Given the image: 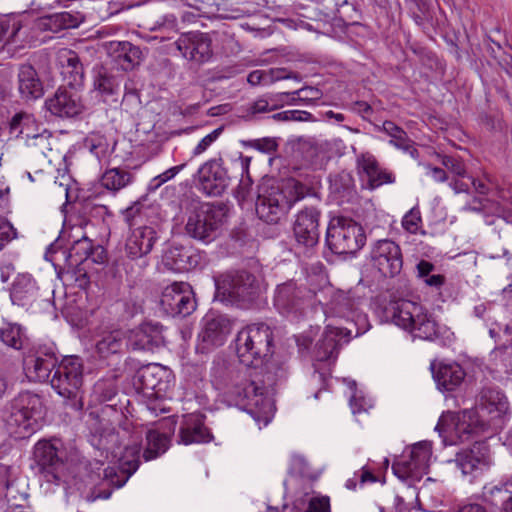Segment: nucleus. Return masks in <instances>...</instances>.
<instances>
[{"label":"nucleus","mask_w":512,"mask_h":512,"mask_svg":"<svg viewBox=\"0 0 512 512\" xmlns=\"http://www.w3.org/2000/svg\"><path fill=\"white\" fill-rule=\"evenodd\" d=\"M43 26L51 27L52 25L57 26L61 29H69L77 27L79 20L71 14L65 12L51 16L43 21Z\"/></svg>","instance_id":"50"},{"label":"nucleus","mask_w":512,"mask_h":512,"mask_svg":"<svg viewBox=\"0 0 512 512\" xmlns=\"http://www.w3.org/2000/svg\"><path fill=\"white\" fill-rule=\"evenodd\" d=\"M232 331V322L228 317L221 314L208 313L202 320V330L199 333L202 352H207L214 347L224 344Z\"/></svg>","instance_id":"18"},{"label":"nucleus","mask_w":512,"mask_h":512,"mask_svg":"<svg viewBox=\"0 0 512 512\" xmlns=\"http://www.w3.org/2000/svg\"><path fill=\"white\" fill-rule=\"evenodd\" d=\"M44 417L41 398L31 392H23L10 401L2 412L8 430L18 438L35 433Z\"/></svg>","instance_id":"2"},{"label":"nucleus","mask_w":512,"mask_h":512,"mask_svg":"<svg viewBox=\"0 0 512 512\" xmlns=\"http://www.w3.org/2000/svg\"><path fill=\"white\" fill-rule=\"evenodd\" d=\"M57 356L52 345L34 347L23 360L24 372L30 381L42 382L57 368Z\"/></svg>","instance_id":"16"},{"label":"nucleus","mask_w":512,"mask_h":512,"mask_svg":"<svg viewBox=\"0 0 512 512\" xmlns=\"http://www.w3.org/2000/svg\"><path fill=\"white\" fill-rule=\"evenodd\" d=\"M351 331L327 325L321 339L316 344L315 357L318 361H326L337 356L341 341L349 337Z\"/></svg>","instance_id":"30"},{"label":"nucleus","mask_w":512,"mask_h":512,"mask_svg":"<svg viewBox=\"0 0 512 512\" xmlns=\"http://www.w3.org/2000/svg\"><path fill=\"white\" fill-rule=\"evenodd\" d=\"M105 49L110 57L123 70H130L140 61L141 51L127 41H110L105 43Z\"/></svg>","instance_id":"32"},{"label":"nucleus","mask_w":512,"mask_h":512,"mask_svg":"<svg viewBox=\"0 0 512 512\" xmlns=\"http://www.w3.org/2000/svg\"><path fill=\"white\" fill-rule=\"evenodd\" d=\"M18 89L25 99H37L43 95V86L36 70L28 64L21 65L18 73Z\"/></svg>","instance_id":"33"},{"label":"nucleus","mask_w":512,"mask_h":512,"mask_svg":"<svg viewBox=\"0 0 512 512\" xmlns=\"http://www.w3.org/2000/svg\"><path fill=\"white\" fill-rule=\"evenodd\" d=\"M212 440V434L204 424V416L197 413L184 415L180 431L179 443L184 445L207 443Z\"/></svg>","instance_id":"29"},{"label":"nucleus","mask_w":512,"mask_h":512,"mask_svg":"<svg viewBox=\"0 0 512 512\" xmlns=\"http://www.w3.org/2000/svg\"><path fill=\"white\" fill-rule=\"evenodd\" d=\"M38 293L35 281L30 275H19L13 282L10 297L14 304L25 306L33 302Z\"/></svg>","instance_id":"36"},{"label":"nucleus","mask_w":512,"mask_h":512,"mask_svg":"<svg viewBox=\"0 0 512 512\" xmlns=\"http://www.w3.org/2000/svg\"><path fill=\"white\" fill-rule=\"evenodd\" d=\"M92 241L87 237H82L73 243L69 249L67 261L69 266L76 267L89 258L92 253Z\"/></svg>","instance_id":"45"},{"label":"nucleus","mask_w":512,"mask_h":512,"mask_svg":"<svg viewBox=\"0 0 512 512\" xmlns=\"http://www.w3.org/2000/svg\"><path fill=\"white\" fill-rule=\"evenodd\" d=\"M126 344L133 350L153 351L164 344L163 327L145 322L129 332Z\"/></svg>","instance_id":"26"},{"label":"nucleus","mask_w":512,"mask_h":512,"mask_svg":"<svg viewBox=\"0 0 512 512\" xmlns=\"http://www.w3.org/2000/svg\"><path fill=\"white\" fill-rule=\"evenodd\" d=\"M230 404L246 407L254 413L255 420L266 426L274 415L271 399L265 396V387L250 377H242L235 382L227 393Z\"/></svg>","instance_id":"5"},{"label":"nucleus","mask_w":512,"mask_h":512,"mask_svg":"<svg viewBox=\"0 0 512 512\" xmlns=\"http://www.w3.org/2000/svg\"><path fill=\"white\" fill-rule=\"evenodd\" d=\"M43 129L35 117L26 112L15 114L10 122V133L16 138L25 140L26 143Z\"/></svg>","instance_id":"34"},{"label":"nucleus","mask_w":512,"mask_h":512,"mask_svg":"<svg viewBox=\"0 0 512 512\" xmlns=\"http://www.w3.org/2000/svg\"><path fill=\"white\" fill-rule=\"evenodd\" d=\"M431 454L430 443H416L404 452L400 460L393 463L392 470L401 480L418 481L428 473Z\"/></svg>","instance_id":"14"},{"label":"nucleus","mask_w":512,"mask_h":512,"mask_svg":"<svg viewBox=\"0 0 512 512\" xmlns=\"http://www.w3.org/2000/svg\"><path fill=\"white\" fill-rule=\"evenodd\" d=\"M273 332L264 323H254L242 328L235 338V351L239 361L247 366L259 368L267 364L272 354Z\"/></svg>","instance_id":"3"},{"label":"nucleus","mask_w":512,"mask_h":512,"mask_svg":"<svg viewBox=\"0 0 512 512\" xmlns=\"http://www.w3.org/2000/svg\"><path fill=\"white\" fill-rule=\"evenodd\" d=\"M320 212L313 207L298 212L293 225L294 238L299 246L314 247L319 240Z\"/></svg>","instance_id":"22"},{"label":"nucleus","mask_w":512,"mask_h":512,"mask_svg":"<svg viewBox=\"0 0 512 512\" xmlns=\"http://www.w3.org/2000/svg\"><path fill=\"white\" fill-rule=\"evenodd\" d=\"M58 62L61 68L72 67L76 74H83V67L78 55L69 49H63L58 53Z\"/></svg>","instance_id":"52"},{"label":"nucleus","mask_w":512,"mask_h":512,"mask_svg":"<svg viewBox=\"0 0 512 512\" xmlns=\"http://www.w3.org/2000/svg\"><path fill=\"white\" fill-rule=\"evenodd\" d=\"M233 164L240 169L242 179L236 190V197L239 201H246L251 192L252 183L248 175L251 158L244 156L242 153H237L232 159Z\"/></svg>","instance_id":"39"},{"label":"nucleus","mask_w":512,"mask_h":512,"mask_svg":"<svg viewBox=\"0 0 512 512\" xmlns=\"http://www.w3.org/2000/svg\"><path fill=\"white\" fill-rule=\"evenodd\" d=\"M158 239L157 232L151 226L131 227L125 242V253L135 260L148 255Z\"/></svg>","instance_id":"25"},{"label":"nucleus","mask_w":512,"mask_h":512,"mask_svg":"<svg viewBox=\"0 0 512 512\" xmlns=\"http://www.w3.org/2000/svg\"><path fill=\"white\" fill-rule=\"evenodd\" d=\"M58 444V441H38L33 455L38 473L46 482L56 486H65L71 474L70 464Z\"/></svg>","instance_id":"6"},{"label":"nucleus","mask_w":512,"mask_h":512,"mask_svg":"<svg viewBox=\"0 0 512 512\" xmlns=\"http://www.w3.org/2000/svg\"><path fill=\"white\" fill-rule=\"evenodd\" d=\"M132 180L133 176L130 172L120 168H112L103 173L100 182L105 189L117 192L128 186Z\"/></svg>","instance_id":"41"},{"label":"nucleus","mask_w":512,"mask_h":512,"mask_svg":"<svg viewBox=\"0 0 512 512\" xmlns=\"http://www.w3.org/2000/svg\"><path fill=\"white\" fill-rule=\"evenodd\" d=\"M317 294L294 280L278 284L274 289L273 307L283 316L298 319L313 304Z\"/></svg>","instance_id":"8"},{"label":"nucleus","mask_w":512,"mask_h":512,"mask_svg":"<svg viewBox=\"0 0 512 512\" xmlns=\"http://www.w3.org/2000/svg\"><path fill=\"white\" fill-rule=\"evenodd\" d=\"M93 87L102 101L107 102L109 97L117 93L119 83L114 76L108 74L105 70H100L95 76Z\"/></svg>","instance_id":"44"},{"label":"nucleus","mask_w":512,"mask_h":512,"mask_svg":"<svg viewBox=\"0 0 512 512\" xmlns=\"http://www.w3.org/2000/svg\"><path fill=\"white\" fill-rule=\"evenodd\" d=\"M306 512H331L329 497L315 496L309 498Z\"/></svg>","instance_id":"62"},{"label":"nucleus","mask_w":512,"mask_h":512,"mask_svg":"<svg viewBox=\"0 0 512 512\" xmlns=\"http://www.w3.org/2000/svg\"><path fill=\"white\" fill-rule=\"evenodd\" d=\"M376 313L384 322L394 323L396 326L407 330L413 326V321L419 313H422V306L416 302L404 299L389 300L381 299L376 307Z\"/></svg>","instance_id":"15"},{"label":"nucleus","mask_w":512,"mask_h":512,"mask_svg":"<svg viewBox=\"0 0 512 512\" xmlns=\"http://www.w3.org/2000/svg\"><path fill=\"white\" fill-rule=\"evenodd\" d=\"M199 188L209 196L221 195L229 185L230 176L222 159H210L197 172Z\"/></svg>","instance_id":"19"},{"label":"nucleus","mask_w":512,"mask_h":512,"mask_svg":"<svg viewBox=\"0 0 512 512\" xmlns=\"http://www.w3.org/2000/svg\"><path fill=\"white\" fill-rule=\"evenodd\" d=\"M125 338L121 330L102 332L95 344L96 351L103 358L116 354L122 350Z\"/></svg>","instance_id":"37"},{"label":"nucleus","mask_w":512,"mask_h":512,"mask_svg":"<svg viewBox=\"0 0 512 512\" xmlns=\"http://www.w3.org/2000/svg\"><path fill=\"white\" fill-rule=\"evenodd\" d=\"M273 119L277 121H309L312 120V114L307 111L288 110L274 114Z\"/></svg>","instance_id":"59"},{"label":"nucleus","mask_w":512,"mask_h":512,"mask_svg":"<svg viewBox=\"0 0 512 512\" xmlns=\"http://www.w3.org/2000/svg\"><path fill=\"white\" fill-rule=\"evenodd\" d=\"M76 69L72 67L62 68L61 74L64 78H69L68 85L70 87H75L81 84L83 74H76Z\"/></svg>","instance_id":"64"},{"label":"nucleus","mask_w":512,"mask_h":512,"mask_svg":"<svg viewBox=\"0 0 512 512\" xmlns=\"http://www.w3.org/2000/svg\"><path fill=\"white\" fill-rule=\"evenodd\" d=\"M166 371L158 364H150L139 372V379L144 389L160 392L163 390L162 376Z\"/></svg>","instance_id":"42"},{"label":"nucleus","mask_w":512,"mask_h":512,"mask_svg":"<svg viewBox=\"0 0 512 512\" xmlns=\"http://www.w3.org/2000/svg\"><path fill=\"white\" fill-rule=\"evenodd\" d=\"M441 159V164L452 174L458 177H465L466 175V169L464 163L453 156H439Z\"/></svg>","instance_id":"56"},{"label":"nucleus","mask_w":512,"mask_h":512,"mask_svg":"<svg viewBox=\"0 0 512 512\" xmlns=\"http://www.w3.org/2000/svg\"><path fill=\"white\" fill-rule=\"evenodd\" d=\"M86 146L98 160H101L107 155L108 145L106 140L102 137L88 138L86 140Z\"/></svg>","instance_id":"58"},{"label":"nucleus","mask_w":512,"mask_h":512,"mask_svg":"<svg viewBox=\"0 0 512 512\" xmlns=\"http://www.w3.org/2000/svg\"><path fill=\"white\" fill-rule=\"evenodd\" d=\"M433 378L437 387L445 391L458 388L465 378L463 368L457 363H439L431 365Z\"/></svg>","instance_id":"31"},{"label":"nucleus","mask_w":512,"mask_h":512,"mask_svg":"<svg viewBox=\"0 0 512 512\" xmlns=\"http://www.w3.org/2000/svg\"><path fill=\"white\" fill-rule=\"evenodd\" d=\"M22 22L19 17H9L0 22V42L6 40L7 44H18L20 46L26 41L22 32Z\"/></svg>","instance_id":"40"},{"label":"nucleus","mask_w":512,"mask_h":512,"mask_svg":"<svg viewBox=\"0 0 512 512\" xmlns=\"http://www.w3.org/2000/svg\"><path fill=\"white\" fill-rule=\"evenodd\" d=\"M278 94L271 95L269 99L260 98L253 102L250 106L252 114L268 112L276 107L275 102L284 100V97L277 96Z\"/></svg>","instance_id":"55"},{"label":"nucleus","mask_w":512,"mask_h":512,"mask_svg":"<svg viewBox=\"0 0 512 512\" xmlns=\"http://www.w3.org/2000/svg\"><path fill=\"white\" fill-rule=\"evenodd\" d=\"M186 164L177 165L167 169L165 172L154 177L149 183L150 190H156L167 181L173 179L180 171L184 169Z\"/></svg>","instance_id":"57"},{"label":"nucleus","mask_w":512,"mask_h":512,"mask_svg":"<svg viewBox=\"0 0 512 512\" xmlns=\"http://www.w3.org/2000/svg\"><path fill=\"white\" fill-rule=\"evenodd\" d=\"M512 345L510 347L498 348L491 352V360L497 366H501L505 372H512Z\"/></svg>","instance_id":"51"},{"label":"nucleus","mask_w":512,"mask_h":512,"mask_svg":"<svg viewBox=\"0 0 512 512\" xmlns=\"http://www.w3.org/2000/svg\"><path fill=\"white\" fill-rule=\"evenodd\" d=\"M305 194L306 187L294 179H289L282 185L265 181L258 187L256 213L265 222L276 223Z\"/></svg>","instance_id":"1"},{"label":"nucleus","mask_w":512,"mask_h":512,"mask_svg":"<svg viewBox=\"0 0 512 512\" xmlns=\"http://www.w3.org/2000/svg\"><path fill=\"white\" fill-rule=\"evenodd\" d=\"M249 146L262 153L271 154L277 150V142L274 138L255 139L249 142Z\"/></svg>","instance_id":"63"},{"label":"nucleus","mask_w":512,"mask_h":512,"mask_svg":"<svg viewBox=\"0 0 512 512\" xmlns=\"http://www.w3.org/2000/svg\"><path fill=\"white\" fill-rule=\"evenodd\" d=\"M52 388L70 402L74 410L83 407V365L78 357L70 356L57 366L51 379Z\"/></svg>","instance_id":"7"},{"label":"nucleus","mask_w":512,"mask_h":512,"mask_svg":"<svg viewBox=\"0 0 512 512\" xmlns=\"http://www.w3.org/2000/svg\"><path fill=\"white\" fill-rule=\"evenodd\" d=\"M175 45L185 59L196 63L209 61L213 54L211 38L198 31L182 34Z\"/></svg>","instance_id":"21"},{"label":"nucleus","mask_w":512,"mask_h":512,"mask_svg":"<svg viewBox=\"0 0 512 512\" xmlns=\"http://www.w3.org/2000/svg\"><path fill=\"white\" fill-rule=\"evenodd\" d=\"M225 219L221 206L205 203L195 209L186 223L187 233L195 239L210 241L216 236Z\"/></svg>","instance_id":"13"},{"label":"nucleus","mask_w":512,"mask_h":512,"mask_svg":"<svg viewBox=\"0 0 512 512\" xmlns=\"http://www.w3.org/2000/svg\"><path fill=\"white\" fill-rule=\"evenodd\" d=\"M357 168L360 176L366 179L371 189L395 181L394 175L386 169H382L375 156L369 152H364L357 156Z\"/></svg>","instance_id":"28"},{"label":"nucleus","mask_w":512,"mask_h":512,"mask_svg":"<svg viewBox=\"0 0 512 512\" xmlns=\"http://www.w3.org/2000/svg\"><path fill=\"white\" fill-rule=\"evenodd\" d=\"M50 134L46 129L41 130L38 135H36L33 139H31L26 144L31 147H35L39 153L44 156H47L46 151L50 149Z\"/></svg>","instance_id":"60"},{"label":"nucleus","mask_w":512,"mask_h":512,"mask_svg":"<svg viewBox=\"0 0 512 512\" xmlns=\"http://www.w3.org/2000/svg\"><path fill=\"white\" fill-rule=\"evenodd\" d=\"M455 463L463 475H477L491 464L489 449L484 443L476 442L470 449L456 454Z\"/></svg>","instance_id":"27"},{"label":"nucleus","mask_w":512,"mask_h":512,"mask_svg":"<svg viewBox=\"0 0 512 512\" xmlns=\"http://www.w3.org/2000/svg\"><path fill=\"white\" fill-rule=\"evenodd\" d=\"M277 96L287 98L286 102L289 104H295L297 101L308 103L319 100L323 96V92L317 87L308 86L291 93H278Z\"/></svg>","instance_id":"47"},{"label":"nucleus","mask_w":512,"mask_h":512,"mask_svg":"<svg viewBox=\"0 0 512 512\" xmlns=\"http://www.w3.org/2000/svg\"><path fill=\"white\" fill-rule=\"evenodd\" d=\"M326 242L335 254H352L365 245L366 235L362 226L354 220L336 217L330 221Z\"/></svg>","instance_id":"9"},{"label":"nucleus","mask_w":512,"mask_h":512,"mask_svg":"<svg viewBox=\"0 0 512 512\" xmlns=\"http://www.w3.org/2000/svg\"><path fill=\"white\" fill-rule=\"evenodd\" d=\"M16 237V231L12 224L0 216V250Z\"/></svg>","instance_id":"61"},{"label":"nucleus","mask_w":512,"mask_h":512,"mask_svg":"<svg viewBox=\"0 0 512 512\" xmlns=\"http://www.w3.org/2000/svg\"><path fill=\"white\" fill-rule=\"evenodd\" d=\"M222 132L223 127H219L204 136L192 150V156L197 157L206 152L209 147L220 137Z\"/></svg>","instance_id":"53"},{"label":"nucleus","mask_w":512,"mask_h":512,"mask_svg":"<svg viewBox=\"0 0 512 512\" xmlns=\"http://www.w3.org/2000/svg\"><path fill=\"white\" fill-rule=\"evenodd\" d=\"M436 430L440 435L444 434L445 438H449L451 444L467 441L473 435L488 431L473 409L443 413Z\"/></svg>","instance_id":"11"},{"label":"nucleus","mask_w":512,"mask_h":512,"mask_svg":"<svg viewBox=\"0 0 512 512\" xmlns=\"http://www.w3.org/2000/svg\"><path fill=\"white\" fill-rule=\"evenodd\" d=\"M414 337L423 340H440L444 345L454 341L455 335L450 328L440 325L436 322L432 315L428 314L422 306V313L413 321V326L408 329Z\"/></svg>","instance_id":"23"},{"label":"nucleus","mask_w":512,"mask_h":512,"mask_svg":"<svg viewBox=\"0 0 512 512\" xmlns=\"http://www.w3.org/2000/svg\"><path fill=\"white\" fill-rule=\"evenodd\" d=\"M474 411L486 428L493 431L501 429L510 415L507 397L494 388L480 392Z\"/></svg>","instance_id":"12"},{"label":"nucleus","mask_w":512,"mask_h":512,"mask_svg":"<svg viewBox=\"0 0 512 512\" xmlns=\"http://www.w3.org/2000/svg\"><path fill=\"white\" fill-rule=\"evenodd\" d=\"M160 304L168 315L182 317L191 314L196 307L191 287L184 282L167 286L162 292Z\"/></svg>","instance_id":"17"},{"label":"nucleus","mask_w":512,"mask_h":512,"mask_svg":"<svg viewBox=\"0 0 512 512\" xmlns=\"http://www.w3.org/2000/svg\"><path fill=\"white\" fill-rule=\"evenodd\" d=\"M381 130L385 132L391 139L390 144L397 149L408 152L411 156L417 153L413 146V141L408 137L407 133L392 121H385L382 124Z\"/></svg>","instance_id":"38"},{"label":"nucleus","mask_w":512,"mask_h":512,"mask_svg":"<svg viewBox=\"0 0 512 512\" xmlns=\"http://www.w3.org/2000/svg\"><path fill=\"white\" fill-rule=\"evenodd\" d=\"M420 211L412 208L402 219V227L411 234H416L421 227Z\"/></svg>","instance_id":"54"},{"label":"nucleus","mask_w":512,"mask_h":512,"mask_svg":"<svg viewBox=\"0 0 512 512\" xmlns=\"http://www.w3.org/2000/svg\"><path fill=\"white\" fill-rule=\"evenodd\" d=\"M371 258L374 267L385 277H393L402 269L400 247L391 240H380L374 246Z\"/></svg>","instance_id":"20"},{"label":"nucleus","mask_w":512,"mask_h":512,"mask_svg":"<svg viewBox=\"0 0 512 512\" xmlns=\"http://www.w3.org/2000/svg\"><path fill=\"white\" fill-rule=\"evenodd\" d=\"M0 339L6 346L20 350L23 347L24 333L19 325L7 323L0 328Z\"/></svg>","instance_id":"46"},{"label":"nucleus","mask_w":512,"mask_h":512,"mask_svg":"<svg viewBox=\"0 0 512 512\" xmlns=\"http://www.w3.org/2000/svg\"><path fill=\"white\" fill-rule=\"evenodd\" d=\"M146 439L147 446L143 453V457L146 461L158 457L168 449L169 438L165 433H161L157 430H149Z\"/></svg>","instance_id":"43"},{"label":"nucleus","mask_w":512,"mask_h":512,"mask_svg":"<svg viewBox=\"0 0 512 512\" xmlns=\"http://www.w3.org/2000/svg\"><path fill=\"white\" fill-rule=\"evenodd\" d=\"M140 446L136 440L127 443L123 448L120 446L112 451L113 458L118 464L120 474L114 467H108L104 470V480L99 487L94 488L86 495L88 502H94L97 499H108L112 494V489L122 487L129 477L138 469Z\"/></svg>","instance_id":"4"},{"label":"nucleus","mask_w":512,"mask_h":512,"mask_svg":"<svg viewBox=\"0 0 512 512\" xmlns=\"http://www.w3.org/2000/svg\"><path fill=\"white\" fill-rule=\"evenodd\" d=\"M215 298L221 302L240 304L249 302L258 294L254 275L246 271L229 272L215 281Z\"/></svg>","instance_id":"10"},{"label":"nucleus","mask_w":512,"mask_h":512,"mask_svg":"<svg viewBox=\"0 0 512 512\" xmlns=\"http://www.w3.org/2000/svg\"><path fill=\"white\" fill-rule=\"evenodd\" d=\"M46 107L59 117H75L86 109L75 87L59 88L53 97L46 100Z\"/></svg>","instance_id":"24"},{"label":"nucleus","mask_w":512,"mask_h":512,"mask_svg":"<svg viewBox=\"0 0 512 512\" xmlns=\"http://www.w3.org/2000/svg\"><path fill=\"white\" fill-rule=\"evenodd\" d=\"M116 395V385L113 380H99L95 383L92 396L96 402L110 401Z\"/></svg>","instance_id":"49"},{"label":"nucleus","mask_w":512,"mask_h":512,"mask_svg":"<svg viewBox=\"0 0 512 512\" xmlns=\"http://www.w3.org/2000/svg\"><path fill=\"white\" fill-rule=\"evenodd\" d=\"M348 386L352 392L350 396V407L354 415L366 412L373 406L371 400L367 399L363 395V392L357 389L355 381H348Z\"/></svg>","instance_id":"48"},{"label":"nucleus","mask_w":512,"mask_h":512,"mask_svg":"<svg viewBox=\"0 0 512 512\" xmlns=\"http://www.w3.org/2000/svg\"><path fill=\"white\" fill-rule=\"evenodd\" d=\"M325 293L330 296L329 302L323 304L321 300H318V302L324 306L323 311L325 315L349 317L352 314L354 303L346 293L334 291L331 287L327 288Z\"/></svg>","instance_id":"35"}]
</instances>
